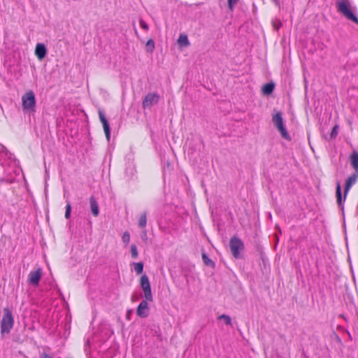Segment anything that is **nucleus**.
<instances>
[{
	"label": "nucleus",
	"instance_id": "1",
	"mask_svg": "<svg viewBox=\"0 0 358 358\" xmlns=\"http://www.w3.org/2000/svg\"><path fill=\"white\" fill-rule=\"evenodd\" d=\"M337 11L346 19L358 24V17L351 10V3L349 0H338L336 2Z\"/></svg>",
	"mask_w": 358,
	"mask_h": 358
},
{
	"label": "nucleus",
	"instance_id": "2",
	"mask_svg": "<svg viewBox=\"0 0 358 358\" xmlns=\"http://www.w3.org/2000/svg\"><path fill=\"white\" fill-rule=\"evenodd\" d=\"M14 324L12 311L8 308L3 309V315L1 322V334L3 336L9 334Z\"/></svg>",
	"mask_w": 358,
	"mask_h": 358
},
{
	"label": "nucleus",
	"instance_id": "3",
	"mask_svg": "<svg viewBox=\"0 0 358 358\" xmlns=\"http://www.w3.org/2000/svg\"><path fill=\"white\" fill-rule=\"evenodd\" d=\"M272 122L274 127L279 131L282 137L287 140L291 141V136L284 124L282 113L278 111L272 116Z\"/></svg>",
	"mask_w": 358,
	"mask_h": 358
},
{
	"label": "nucleus",
	"instance_id": "4",
	"mask_svg": "<svg viewBox=\"0 0 358 358\" xmlns=\"http://www.w3.org/2000/svg\"><path fill=\"white\" fill-rule=\"evenodd\" d=\"M22 108L24 110L30 113H34L36 111V97L32 90L27 91L22 96Z\"/></svg>",
	"mask_w": 358,
	"mask_h": 358
},
{
	"label": "nucleus",
	"instance_id": "5",
	"mask_svg": "<svg viewBox=\"0 0 358 358\" xmlns=\"http://www.w3.org/2000/svg\"><path fill=\"white\" fill-rule=\"evenodd\" d=\"M229 247L232 255L236 259L242 257L241 252L244 250V243L240 238L236 236H232L229 241Z\"/></svg>",
	"mask_w": 358,
	"mask_h": 358
},
{
	"label": "nucleus",
	"instance_id": "6",
	"mask_svg": "<svg viewBox=\"0 0 358 358\" xmlns=\"http://www.w3.org/2000/svg\"><path fill=\"white\" fill-rule=\"evenodd\" d=\"M140 285L143 289L144 297L148 301H152V294L151 291L150 283L148 277L144 274L141 275L140 279Z\"/></svg>",
	"mask_w": 358,
	"mask_h": 358
},
{
	"label": "nucleus",
	"instance_id": "7",
	"mask_svg": "<svg viewBox=\"0 0 358 358\" xmlns=\"http://www.w3.org/2000/svg\"><path fill=\"white\" fill-rule=\"evenodd\" d=\"M42 276V269L38 268L35 271H31L28 276V282L33 286H38Z\"/></svg>",
	"mask_w": 358,
	"mask_h": 358
},
{
	"label": "nucleus",
	"instance_id": "8",
	"mask_svg": "<svg viewBox=\"0 0 358 358\" xmlns=\"http://www.w3.org/2000/svg\"><path fill=\"white\" fill-rule=\"evenodd\" d=\"M159 96L157 93L148 94L145 96V98L143 101V103H142L143 108H146L151 107L153 104L157 103L159 101Z\"/></svg>",
	"mask_w": 358,
	"mask_h": 358
},
{
	"label": "nucleus",
	"instance_id": "9",
	"mask_svg": "<svg viewBox=\"0 0 358 358\" xmlns=\"http://www.w3.org/2000/svg\"><path fill=\"white\" fill-rule=\"evenodd\" d=\"M146 299L143 300L136 309V314L141 318H145L149 315V306Z\"/></svg>",
	"mask_w": 358,
	"mask_h": 358
},
{
	"label": "nucleus",
	"instance_id": "10",
	"mask_svg": "<svg viewBox=\"0 0 358 358\" xmlns=\"http://www.w3.org/2000/svg\"><path fill=\"white\" fill-rule=\"evenodd\" d=\"M358 178V173L355 171V173H352L350 177L348 178L345 182V189H344V199L343 200H345L348 191L350 190V187L356 183Z\"/></svg>",
	"mask_w": 358,
	"mask_h": 358
},
{
	"label": "nucleus",
	"instance_id": "11",
	"mask_svg": "<svg viewBox=\"0 0 358 358\" xmlns=\"http://www.w3.org/2000/svg\"><path fill=\"white\" fill-rule=\"evenodd\" d=\"M35 55L39 60H42L47 55V48L43 43H38L35 48Z\"/></svg>",
	"mask_w": 358,
	"mask_h": 358
},
{
	"label": "nucleus",
	"instance_id": "12",
	"mask_svg": "<svg viewBox=\"0 0 358 358\" xmlns=\"http://www.w3.org/2000/svg\"><path fill=\"white\" fill-rule=\"evenodd\" d=\"M90 208H91V212H92V215L94 217H97L99 214V205H98V203H97L95 197L91 196L90 198Z\"/></svg>",
	"mask_w": 358,
	"mask_h": 358
},
{
	"label": "nucleus",
	"instance_id": "13",
	"mask_svg": "<svg viewBox=\"0 0 358 358\" xmlns=\"http://www.w3.org/2000/svg\"><path fill=\"white\" fill-rule=\"evenodd\" d=\"M275 89V84L273 82L267 83L262 88V94L266 96L271 94Z\"/></svg>",
	"mask_w": 358,
	"mask_h": 358
},
{
	"label": "nucleus",
	"instance_id": "14",
	"mask_svg": "<svg viewBox=\"0 0 358 358\" xmlns=\"http://www.w3.org/2000/svg\"><path fill=\"white\" fill-rule=\"evenodd\" d=\"M336 201L339 206H341L342 208L343 206V200H342V193H341V186L339 182L336 184Z\"/></svg>",
	"mask_w": 358,
	"mask_h": 358
},
{
	"label": "nucleus",
	"instance_id": "15",
	"mask_svg": "<svg viewBox=\"0 0 358 358\" xmlns=\"http://www.w3.org/2000/svg\"><path fill=\"white\" fill-rule=\"evenodd\" d=\"M350 163L355 171L358 173V152H354L350 156Z\"/></svg>",
	"mask_w": 358,
	"mask_h": 358
},
{
	"label": "nucleus",
	"instance_id": "16",
	"mask_svg": "<svg viewBox=\"0 0 358 358\" xmlns=\"http://www.w3.org/2000/svg\"><path fill=\"white\" fill-rule=\"evenodd\" d=\"M202 260L203 262V264L207 266H210L211 268H214L215 266V262L208 257L207 254L206 252H202L201 254Z\"/></svg>",
	"mask_w": 358,
	"mask_h": 358
},
{
	"label": "nucleus",
	"instance_id": "17",
	"mask_svg": "<svg viewBox=\"0 0 358 358\" xmlns=\"http://www.w3.org/2000/svg\"><path fill=\"white\" fill-rule=\"evenodd\" d=\"M178 43L182 47H187L190 44L187 36L185 34H180L179 36Z\"/></svg>",
	"mask_w": 358,
	"mask_h": 358
},
{
	"label": "nucleus",
	"instance_id": "18",
	"mask_svg": "<svg viewBox=\"0 0 358 358\" xmlns=\"http://www.w3.org/2000/svg\"><path fill=\"white\" fill-rule=\"evenodd\" d=\"M147 224V213L145 211L141 214L138 218V225L140 228L143 229Z\"/></svg>",
	"mask_w": 358,
	"mask_h": 358
},
{
	"label": "nucleus",
	"instance_id": "19",
	"mask_svg": "<svg viewBox=\"0 0 358 358\" xmlns=\"http://www.w3.org/2000/svg\"><path fill=\"white\" fill-rule=\"evenodd\" d=\"M103 128L106 134V137L108 141H110V128L108 121L102 122Z\"/></svg>",
	"mask_w": 358,
	"mask_h": 358
},
{
	"label": "nucleus",
	"instance_id": "20",
	"mask_svg": "<svg viewBox=\"0 0 358 358\" xmlns=\"http://www.w3.org/2000/svg\"><path fill=\"white\" fill-rule=\"evenodd\" d=\"M134 268L138 274H141L143 271V262L133 263Z\"/></svg>",
	"mask_w": 358,
	"mask_h": 358
},
{
	"label": "nucleus",
	"instance_id": "21",
	"mask_svg": "<svg viewBox=\"0 0 358 358\" xmlns=\"http://www.w3.org/2000/svg\"><path fill=\"white\" fill-rule=\"evenodd\" d=\"M155 41L152 39H149L146 43V48L148 52H152L155 50Z\"/></svg>",
	"mask_w": 358,
	"mask_h": 358
},
{
	"label": "nucleus",
	"instance_id": "22",
	"mask_svg": "<svg viewBox=\"0 0 358 358\" xmlns=\"http://www.w3.org/2000/svg\"><path fill=\"white\" fill-rule=\"evenodd\" d=\"M338 126L336 124L331 129V131L330 134V139L331 140L335 139L336 138V136H338Z\"/></svg>",
	"mask_w": 358,
	"mask_h": 358
},
{
	"label": "nucleus",
	"instance_id": "23",
	"mask_svg": "<svg viewBox=\"0 0 358 358\" xmlns=\"http://www.w3.org/2000/svg\"><path fill=\"white\" fill-rule=\"evenodd\" d=\"M219 320H223L226 324L227 325H231V317L227 315H221L218 317Z\"/></svg>",
	"mask_w": 358,
	"mask_h": 358
},
{
	"label": "nucleus",
	"instance_id": "24",
	"mask_svg": "<svg viewBox=\"0 0 358 358\" xmlns=\"http://www.w3.org/2000/svg\"><path fill=\"white\" fill-rule=\"evenodd\" d=\"M131 255L134 259H136L138 256L137 247L134 244L131 245Z\"/></svg>",
	"mask_w": 358,
	"mask_h": 358
},
{
	"label": "nucleus",
	"instance_id": "25",
	"mask_svg": "<svg viewBox=\"0 0 358 358\" xmlns=\"http://www.w3.org/2000/svg\"><path fill=\"white\" fill-rule=\"evenodd\" d=\"M71 206L69 201H67L65 211V218L69 219L71 217Z\"/></svg>",
	"mask_w": 358,
	"mask_h": 358
},
{
	"label": "nucleus",
	"instance_id": "26",
	"mask_svg": "<svg viewBox=\"0 0 358 358\" xmlns=\"http://www.w3.org/2000/svg\"><path fill=\"white\" fill-rule=\"evenodd\" d=\"M228 1V7L231 11H233L234 7L237 5L238 0H227Z\"/></svg>",
	"mask_w": 358,
	"mask_h": 358
},
{
	"label": "nucleus",
	"instance_id": "27",
	"mask_svg": "<svg viewBox=\"0 0 358 358\" xmlns=\"http://www.w3.org/2000/svg\"><path fill=\"white\" fill-rule=\"evenodd\" d=\"M122 241L124 243H129V241H130V234L128 231H124L123 235H122Z\"/></svg>",
	"mask_w": 358,
	"mask_h": 358
},
{
	"label": "nucleus",
	"instance_id": "28",
	"mask_svg": "<svg viewBox=\"0 0 358 358\" xmlns=\"http://www.w3.org/2000/svg\"><path fill=\"white\" fill-rule=\"evenodd\" d=\"M139 24H140V27L143 29H145V31H148L149 29V26L148 24L142 19H141L139 20Z\"/></svg>",
	"mask_w": 358,
	"mask_h": 358
},
{
	"label": "nucleus",
	"instance_id": "29",
	"mask_svg": "<svg viewBox=\"0 0 358 358\" xmlns=\"http://www.w3.org/2000/svg\"><path fill=\"white\" fill-rule=\"evenodd\" d=\"M98 113H99V119H100V121L101 123L108 121L104 113H103V111L101 110H99Z\"/></svg>",
	"mask_w": 358,
	"mask_h": 358
},
{
	"label": "nucleus",
	"instance_id": "30",
	"mask_svg": "<svg viewBox=\"0 0 358 358\" xmlns=\"http://www.w3.org/2000/svg\"><path fill=\"white\" fill-rule=\"evenodd\" d=\"M132 313H133L132 310H131V309L127 310V314H126L127 320H130L131 315Z\"/></svg>",
	"mask_w": 358,
	"mask_h": 358
},
{
	"label": "nucleus",
	"instance_id": "31",
	"mask_svg": "<svg viewBox=\"0 0 358 358\" xmlns=\"http://www.w3.org/2000/svg\"><path fill=\"white\" fill-rule=\"evenodd\" d=\"M275 4L276 6H278V8L280 7V1L279 0H271Z\"/></svg>",
	"mask_w": 358,
	"mask_h": 358
},
{
	"label": "nucleus",
	"instance_id": "32",
	"mask_svg": "<svg viewBox=\"0 0 358 358\" xmlns=\"http://www.w3.org/2000/svg\"><path fill=\"white\" fill-rule=\"evenodd\" d=\"M43 358H51L49 355H47V354H45V353H44V354L43 355Z\"/></svg>",
	"mask_w": 358,
	"mask_h": 358
},
{
	"label": "nucleus",
	"instance_id": "33",
	"mask_svg": "<svg viewBox=\"0 0 358 358\" xmlns=\"http://www.w3.org/2000/svg\"><path fill=\"white\" fill-rule=\"evenodd\" d=\"M0 148H1L2 149H6L5 146L1 143H0Z\"/></svg>",
	"mask_w": 358,
	"mask_h": 358
},
{
	"label": "nucleus",
	"instance_id": "34",
	"mask_svg": "<svg viewBox=\"0 0 358 358\" xmlns=\"http://www.w3.org/2000/svg\"><path fill=\"white\" fill-rule=\"evenodd\" d=\"M144 238H147L146 232H145V233H144V236H142V238H143V239H144Z\"/></svg>",
	"mask_w": 358,
	"mask_h": 358
},
{
	"label": "nucleus",
	"instance_id": "35",
	"mask_svg": "<svg viewBox=\"0 0 358 358\" xmlns=\"http://www.w3.org/2000/svg\"><path fill=\"white\" fill-rule=\"evenodd\" d=\"M144 238H147L146 232H145V233H144V236H142V238H143V239H144Z\"/></svg>",
	"mask_w": 358,
	"mask_h": 358
}]
</instances>
